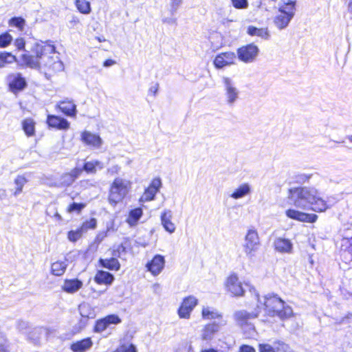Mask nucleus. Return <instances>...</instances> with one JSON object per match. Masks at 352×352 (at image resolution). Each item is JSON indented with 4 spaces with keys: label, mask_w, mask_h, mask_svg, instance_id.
<instances>
[{
    "label": "nucleus",
    "mask_w": 352,
    "mask_h": 352,
    "mask_svg": "<svg viewBox=\"0 0 352 352\" xmlns=\"http://www.w3.org/2000/svg\"><path fill=\"white\" fill-rule=\"evenodd\" d=\"M288 199L296 208L302 210H311L321 212L329 208L327 203L320 197L318 190L314 187L289 188Z\"/></svg>",
    "instance_id": "f257e3e1"
},
{
    "label": "nucleus",
    "mask_w": 352,
    "mask_h": 352,
    "mask_svg": "<svg viewBox=\"0 0 352 352\" xmlns=\"http://www.w3.org/2000/svg\"><path fill=\"white\" fill-rule=\"evenodd\" d=\"M256 298L261 305L257 306L258 311H261V309H263L268 316H278L283 320L291 317L293 314L292 309L289 306H285L284 301L276 295H266L263 298V302L260 300L258 294L256 295Z\"/></svg>",
    "instance_id": "f03ea898"
},
{
    "label": "nucleus",
    "mask_w": 352,
    "mask_h": 352,
    "mask_svg": "<svg viewBox=\"0 0 352 352\" xmlns=\"http://www.w3.org/2000/svg\"><path fill=\"white\" fill-rule=\"evenodd\" d=\"M131 186L132 183L130 180L120 177H116L110 186L108 197L109 204L115 206L121 202L130 192Z\"/></svg>",
    "instance_id": "7ed1b4c3"
},
{
    "label": "nucleus",
    "mask_w": 352,
    "mask_h": 352,
    "mask_svg": "<svg viewBox=\"0 0 352 352\" xmlns=\"http://www.w3.org/2000/svg\"><path fill=\"white\" fill-rule=\"evenodd\" d=\"M261 245L258 232L254 227L249 228L244 237L243 249L245 254L249 258L255 256Z\"/></svg>",
    "instance_id": "20e7f679"
},
{
    "label": "nucleus",
    "mask_w": 352,
    "mask_h": 352,
    "mask_svg": "<svg viewBox=\"0 0 352 352\" xmlns=\"http://www.w3.org/2000/svg\"><path fill=\"white\" fill-rule=\"evenodd\" d=\"M223 96L226 104L232 107L239 99L240 91L236 86V82L229 77L222 78Z\"/></svg>",
    "instance_id": "39448f33"
},
{
    "label": "nucleus",
    "mask_w": 352,
    "mask_h": 352,
    "mask_svg": "<svg viewBox=\"0 0 352 352\" xmlns=\"http://www.w3.org/2000/svg\"><path fill=\"white\" fill-rule=\"evenodd\" d=\"M45 51L46 47L36 43L33 48L35 56L25 53L21 55V60L27 66L31 68H38L41 63V60L47 57L45 54Z\"/></svg>",
    "instance_id": "423d86ee"
},
{
    "label": "nucleus",
    "mask_w": 352,
    "mask_h": 352,
    "mask_svg": "<svg viewBox=\"0 0 352 352\" xmlns=\"http://www.w3.org/2000/svg\"><path fill=\"white\" fill-rule=\"evenodd\" d=\"M258 53V47L253 43L242 46L237 50L238 58L245 63L254 62Z\"/></svg>",
    "instance_id": "0eeeda50"
},
{
    "label": "nucleus",
    "mask_w": 352,
    "mask_h": 352,
    "mask_svg": "<svg viewBox=\"0 0 352 352\" xmlns=\"http://www.w3.org/2000/svg\"><path fill=\"white\" fill-rule=\"evenodd\" d=\"M198 300L194 296L184 298L179 306L177 314L180 318L189 319L194 308L197 305Z\"/></svg>",
    "instance_id": "6e6552de"
},
{
    "label": "nucleus",
    "mask_w": 352,
    "mask_h": 352,
    "mask_svg": "<svg viewBox=\"0 0 352 352\" xmlns=\"http://www.w3.org/2000/svg\"><path fill=\"white\" fill-rule=\"evenodd\" d=\"M6 80L10 90L14 94L23 91L27 86V82L20 73L10 74Z\"/></svg>",
    "instance_id": "1a4fd4ad"
},
{
    "label": "nucleus",
    "mask_w": 352,
    "mask_h": 352,
    "mask_svg": "<svg viewBox=\"0 0 352 352\" xmlns=\"http://www.w3.org/2000/svg\"><path fill=\"white\" fill-rule=\"evenodd\" d=\"M82 170L75 168L69 173L61 175L54 183V186L58 188L70 186L74 181L80 176Z\"/></svg>",
    "instance_id": "9d476101"
},
{
    "label": "nucleus",
    "mask_w": 352,
    "mask_h": 352,
    "mask_svg": "<svg viewBox=\"0 0 352 352\" xmlns=\"http://www.w3.org/2000/svg\"><path fill=\"white\" fill-rule=\"evenodd\" d=\"M226 324L227 321L226 320H221L218 322H213L206 324L201 331V338L206 341L212 340L215 334Z\"/></svg>",
    "instance_id": "9b49d317"
},
{
    "label": "nucleus",
    "mask_w": 352,
    "mask_h": 352,
    "mask_svg": "<svg viewBox=\"0 0 352 352\" xmlns=\"http://www.w3.org/2000/svg\"><path fill=\"white\" fill-rule=\"evenodd\" d=\"M165 263L164 256L156 254L146 264V268L153 276H156L163 271Z\"/></svg>",
    "instance_id": "f8f14e48"
},
{
    "label": "nucleus",
    "mask_w": 352,
    "mask_h": 352,
    "mask_svg": "<svg viewBox=\"0 0 352 352\" xmlns=\"http://www.w3.org/2000/svg\"><path fill=\"white\" fill-rule=\"evenodd\" d=\"M285 214L288 218L300 222L314 223L318 219V216L315 214H307L295 209L287 210Z\"/></svg>",
    "instance_id": "ddd939ff"
},
{
    "label": "nucleus",
    "mask_w": 352,
    "mask_h": 352,
    "mask_svg": "<svg viewBox=\"0 0 352 352\" xmlns=\"http://www.w3.org/2000/svg\"><path fill=\"white\" fill-rule=\"evenodd\" d=\"M161 186V179L158 177L153 179L148 187L145 189L143 195L141 196L140 202H147L153 200Z\"/></svg>",
    "instance_id": "4468645a"
},
{
    "label": "nucleus",
    "mask_w": 352,
    "mask_h": 352,
    "mask_svg": "<svg viewBox=\"0 0 352 352\" xmlns=\"http://www.w3.org/2000/svg\"><path fill=\"white\" fill-rule=\"evenodd\" d=\"M236 54L232 52H226L217 54L214 60V65L217 69H222L234 63Z\"/></svg>",
    "instance_id": "2eb2a0df"
},
{
    "label": "nucleus",
    "mask_w": 352,
    "mask_h": 352,
    "mask_svg": "<svg viewBox=\"0 0 352 352\" xmlns=\"http://www.w3.org/2000/svg\"><path fill=\"white\" fill-rule=\"evenodd\" d=\"M226 287L230 292L236 296H242L244 293V289L236 274H232L228 278Z\"/></svg>",
    "instance_id": "dca6fc26"
},
{
    "label": "nucleus",
    "mask_w": 352,
    "mask_h": 352,
    "mask_svg": "<svg viewBox=\"0 0 352 352\" xmlns=\"http://www.w3.org/2000/svg\"><path fill=\"white\" fill-rule=\"evenodd\" d=\"M340 252L343 261L352 264V237L344 238L342 240Z\"/></svg>",
    "instance_id": "f3484780"
},
{
    "label": "nucleus",
    "mask_w": 352,
    "mask_h": 352,
    "mask_svg": "<svg viewBox=\"0 0 352 352\" xmlns=\"http://www.w3.org/2000/svg\"><path fill=\"white\" fill-rule=\"evenodd\" d=\"M260 311H255L254 312L249 313L245 310L237 311L234 314V318L236 323L243 327L248 324L250 320L255 318L258 316Z\"/></svg>",
    "instance_id": "a211bd4d"
},
{
    "label": "nucleus",
    "mask_w": 352,
    "mask_h": 352,
    "mask_svg": "<svg viewBox=\"0 0 352 352\" xmlns=\"http://www.w3.org/2000/svg\"><path fill=\"white\" fill-rule=\"evenodd\" d=\"M172 218L173 212L170 210L166 209L161 213V223L164 230L170 234L173 233L176 228L175 225L172 221Z\"/></svg>",
    "instance_id": "6ab92c4d"
},
{
    "label": "nucleus",
    "mask_w": 352,
    "mask_h": 352,
    "mask_svg": "<svg viewBox=\"0 0 352 352\" xmlns=\"http://www.w3.org/2000/svg\"><path fill=\"white\" fill-rule=\"evenodd\" d=\"M47 122L49 126L59 130H66L69 127V122L66 119L54 115L47 116Z\"/></svg>",
    "instance_id": "aec40b11"
},
{
    "label": "nucleus",
    "mask_w": 352,
    "mask_h": 352,
    "mask_svg": "<svg viewBox=\"0 0 352 352\" xmlns=\"http://www.w3.org/2000/svg\"><path fill=\"white\" fill-rule=\"evenodd\" d=\"M18 329L23 333L26 334L28 338L35 342V333H40L42 329L41 328H30L28 322L25 321H19L18 322Z\"/></svg>",
    "instance_id": "412c9836"
},
{
    "label": "nucleus",
    "mask_w": 352,
    "mask_h": 352,
    "mask_svg": "<svg viewBox=\"0 0 352 352\" xmlns=\"http://www.w3.org/2000/svg\"><path fill=\"white\" fill-rule=\"evenodd\" d=\"M81 137L82 141L86 144L95 148H99L102 143V140L99 135L91 133L89 131L83 132Z\"/></svg>",
    "instance_id": "4be33fe9"
},
{
    "label": "nucleus",
    "mask_w": 352,
    "mask_h": 352,
    "mask_svg": "<svg viewBox=\"0 0 352 352\" xmlns=\"http://www.w3.org/2000/svg\"><path fill=\"white\" fill-rule=\"evenodd\" d=\"M82 287V282L77 278L66 279L62 285V289L69 294H74Z\"/></svg>",
    "instance_id": "5701e85b"
},
{
    "label": "nucleus",
    "mask_w": 352,
    "mask_h": 352,
    "mask_svg": "<svg viewBox=\"0 0 352 352\" xmlns=\"http://www.w3.org/2000/svg\"><path fill=\"white\" fill-rule=\"evenodd\" d=\"M57 106L67 116L72 117L76 114V106L72 100H65L60 101Z\"/></svg>",
    "instance_id": "b1692460"
},
{
    "label": "nucleus",
    "mask_w": 352,
    "mask_h": 352,
    "mask_svg": "<svg viewBox=\"0 0 352 352\" xmlns=\"http://www.w3.org/2000/svg\"><path fill=\"white\" fill-rule=\"evenodd\" d=\"M251 192V186L248 183H243L236 188L230 197L234 199H239L250 195Z\"/></svg>",
    "instance_id": "393cba45"
},
{
    "label": "nucleus",
    "mask_w": 352,
    "mask_h": 352,
    "mask_svg": "<svg viewBox=\"0 0 352 352\" xmlns=\"http://www.w3.org/2000/svg\"><path fill=\"white\" fill-rule=\"evenodd\" d=\"M201 316L204 320H215L219 321L224 320L222 314L215 308L212 307H204L201 311Z\"/></svg>",
    "instance_id": "a878e982"
},
{
    "label": "nucleus",
    "mask_w": 352,
    "mask_h": 352,
    "mask_svg": "<svg viewBox=\"0 0 352 352\" xmlns=\"http://www.w3.org/2000/svg\"><path fill=\"white\" fill-rule=\"evenodd\" d=\"M93 345L90 338L77 341L71 345V349L73 352H85Z\"/></svg>",
    "instance_id": "bb28decb"
},
{
    "label": "nucleus",
    "mask_w": 352,
    "mask_h": 352,
    "mask_svg": "<svg viewBox=\"0 0 352 352\" xmlns=\"http://www.w3.org/2000/svg\"><path fill=\"white\" fill-rule=\"evenodd\" d=\"M47 60L44 65L49 68L53 72H61L64 69V65L62 61H60L57 56L54 58L52 56H47Z\"/></svg>",
    "instance_id": "cd10ccee"
},
{
    "label": "nucleus",
    "mask_w": 352,
    "mask_h": 352,
    "mask_svg": "<svg viewBox=\"0 0 352 352\" xmlns=\"http://www.w3.org/2000/svg\"><path fill=\"white\" fill-rule=\"evenodd\" d=\"M94 280L98 284L111 285L114 280V276L108 272L99 270L96 273Z\"/></svg>",
    "instance_id": "c85d7f7f"
},
{
    "label": "nucleus",
    "mask_w": 352,
    "mask_h": 352,
    "mask_svg": "<svg viewBox=\"0 0 352 352\" xmlns=\"http://www.w3.org/2000/svg\"><path fill=\"white\" fill-rule=\"evenodd\" d=\"M247 32L250 36H256L263 40H269L270 38V34L267 28H257L250 25L248 28Z\"/></svg>",
    "instance_id": "c756f323"
},
{
    "label": "nucleus",
    "mask_w": 352,
    "mask_h": 352,
    "mask_svg": "<svg viewBox=\"0 0 352 352\" xmlns=\"http://www.w3.org/2000/svg\"><path fill=\"white\" fill-rule=\"evenodd\" d=\"M279 12L286 14L287 15H291V17L293 18L294 15V10H295V1L291 0H282L279 3Z\"/></svg>",
    "instance_id": "7c9ffc66"
},
{
    "label": "nucleus",
    "mask_w": 352,
    "mask_h": 352,
    "mask_svg": "<svg viewBox=\"0 0 352 352\" xmlns=\"http://www.w3.org/2000/svg\"><path fill=\"white\" fill-rule=\"evenodd\" d=\"M274 246L277 251L280 252H290L292 249V242L287 239L278 238L274 241Z\"/></svg>",
    "instance_id": "2f4dec72"
},
{
    "label": "nucleus",
    "mask_w": 352,
    "mask_h": 352,
    "mask_svg": "<svg viewBox=\"0 0 352 352\" xmlns=\"http://www.w3.org/2000/svg\"><path fill=\"white\" fill-rule=\"evenodd\" d=\"M143 211L141 208H136L130 210L129 216L126 219L127 223L131 226L133 227L138 224V221L142 217Z\"/></svg>",
    "instance_id": "473e14b6"
},
{
    "label": "nucleus",
    "mask_w": 352,
    "mask_h": 352,
    "mask_svg": "<svg viewBox=\"0 0 352 352\" xmlns=\"http://www.w3.org/2000/svg\"><path fill=\"white\" fill-rule=\"evenodd\" d=\"M99 263L102 267L109 270L118 271L120 268V264L118 260L113 257L109 258H100Z\"/></svg>",
    "instance_id": "72a5a7b5"
},
{
    "label": "nucleus",
    "mask_w": 352,
    "mask_h": 352,
    "mask_svg": "<svg viewBox=\"0 0 352 352\" xmlns=\"http://www.w3.org/2000/svg\"><path fill=\"white\" fill-rule=\"evenodd\" d=\"M292 19L291 15L279 12V14L275 16L274 22L279 30H283L288 25Z\"/></svg>",
    "instance_id": "f704fd0d"
},
{
    "label": "nucleus",
    "mask_w": 352,
    "mask_h": 352,
    "mask_svg": "<svg viewBox=\"0 0 352 352\" xmlns=\"http://www.w3.org/2000/svg\"><path fill=\"white\" fill-rule=\"evenodd\" d=\"M78 310L82 318L85 320L94 318L96 316L95 311L88 303H82L78 307Z\"/></svg>",
    "instance_id": "c9c22d12"
},
{
    "label": "nucleus",
    "mask_w": 352,
    "mask_h": 352,
    "mask_svg": "<svg viewBox=\"0 0 352 352\" xmlns=\"http://www.w3.org/2000/svg\"><path fill=\"white\" fill-rule=\"evenodd\" d=\"M67 267V263L66 261H58L52 264L51 271L52 274L59 276H62Z\"/></svg>",
    "instance_id": "e433bc0d"
},
{
    "label": "nucleus",
    "mask_w": 352,
    "mask_h": 352,
    "mask_svg": "<svg viewBox=\"0 0 352 352\" xmlns=\"http://www.w3.org/2000/svg\"><path fill=\"white\" fill-rule=\"evenodd\" d=\"M22 129L28 137L35 133V122L32 118H26L22 121Z\"/></svg>",
    "instance_id": "4c0bfd02"
},
{
    "label": "nucleus",
    "mask_w": 352,
    "mask_h": 352,
    "mask_svg": "<svg viewBox=\"0 0 352 352\" xmlns=\"http://www.w3.org/2000/svg\"><path fill=\"white\" fill-rule=\"evenodd\" d=\"M75 5L82 14H88L91 12V5L87 0H75Z\"/></svg>",
    "instance_id": "58836bf2"
},
{
    "label": "nucleus",
    "mask_w": 352,
    "mask_h": 352,
    "mask_svg": "<svg viewBox=\"0 0 352 352\" xmlns=\"http://www.w3.org/2000/svg\"><path fill=\"white\" fill-rule=\"evenodd\" d=\"M8 25L10 27H15L20 31H23L25 25V20L21 16H14L8 21Z\"/></svg>",
    "instance_id": "ea45409f"
},
{
    "label": "nucleus",
    "mask_w": 352,
    "mask_h": 352,
    "mask_svg": "<svg viewBox=\"0 0 352 352\" xmlns=\"http://www.w3.org/2000/svg\"><path fill=\"white\" fill-rule=\"evenodd\" d=\"M15 60V56L10 53H0V67H3L6 63H13Z\"/></svg>",
    "instance_id": "a19ab883"
},
{
    "label": "nucleus",
    "mask_w": 352,
    "mask_h": 352,
    "mask_svg": "<svg viewBox=\"0 0 352 352\" xmlns=\"http://www.w3.org/2000/svg\"><path fill=\"white\" fill-rule=\"evenodd\" d=\"M83 234L84 232L81 230V228H78L76 230H70L69 232H68L67 239L69 241L74 243L79 240L82 237Z\"/></svg>",
    "instance_id": "79ce46f5"
},
{
    "label": "nucleus",
    "mask_w": 352,
    "mask_h": 352,
    "mask_svg": "<svg viewBox=\"0 0 352 352\" xmlns=\"http://www.w3.org/2000/svg\"><path fill=\"white\" fill-rule=\"evenodd\" d=\"M97 221L95 218H91L89 220L84 221L80 227L84 233L87 232L89 230H93L96 228Z\"/></svg>",
    "instance_id": "37998d69"
},
{
    "label": "nucleus",
    "mask_w": 352,
    "mask_h": 352,
    "mask_svg": "<svg viewBox=\"0 0 352 352\" xmlns=\"http://www.w3.org/2000/svg\"><path fill=\"white\" fill-rule=\"evenodd\" d=\"M273 344L276 352H292V349L289 345L282 341H274Z\"/></svg>",
    "instance_id": "c03bdc74"
},
{
    "label": "nucleus",
    "mask_w": 352,
    "mask_h": 352,
    "mask_svg": "<svg viewBox=\"0 0 352 352\" xmlns=\"http://www.w3.org/2000/svg\"><path fill=\"white\" fill-rule=\"evenodd\" d=\"M12 41V36L8 32L0 34V47H7L11 43Z\"/></svg>",
    "instance_id": "a18cd8bd"
},
{
    "label": "nucleus",
    "mask_w": 352,
    "mask_h": 352,
    "mask_svg": "<svg viewBox=\"0 0 352 352\" xmlns=\"http://www.w3.org/2000/svg\"><path fill=\"white\" fill-rule=\"evenodd\" d=\"M106 322H105L104 318L98 320L96 322V324L94 326V332L101 333V332L104 331V330H106L107 328L108 327V325Z\"/></svg>",
    "instance_id": "49530a36"
},
{
    "label": "nucleus",
    "mask_w": 352,
    "mask_h": 352,
    "mask_svg": "<svg viewBox=\"0 0 352 352\" xmlns=\"http://www.w3.org/2000/svg\"><path fill=\"white\" fill-rule=\"evenodd\" d=\"M108 327L111 324H118L121 322V319L120 317L116 314L108 315L106 317L103 318Z\"/></svg>",
    "instance_id": "de8ad7c7"
},
{
    "label": "nucleus",
    "mask_w": 352,
    "mask_h": 352,
    "mask_svg": "<svg viewBox=\"0 0 352 352\" xmlns=\"http://www.w3.org/2000/svg\"><path fill=\"white\" fill-rule=\"evenodd\" d=\"M232 5L236 9H247L249 6L248 0H230Z\"/></svg>",
    "instance_id": "09e8293b"
},
{
    "label": "nucleus",
    "mask_w": 352,
    "mask_h": 352,
    "mask_svg": "<svg viewBox=\"0 0 352 352\" xmlns=\"http://www.w3.org/2000/svg\"><path fill=\"white\" fill-rule=\"evenodd\" d=\"M118 352H138L135 346L133 344L121 345L117 349Z\"/></svg>",
    "instance_id": "8fccbe9b"
},
{
    "label": "nucleus",
    "mask_w": 352,
    "mask_h": 352,
    "mask_svg": "<svg viewBox=\"0 0 352 352\" xmlns=\"http://www.w3.org/2000/svg\"><path fill=\"white\" fill-rule=\"evenodd\" d=\"M85 205L84 204H78L74 202L70 204L67 208V211L69 212H80L84 208Z\"/></svg>",
    "instance_id": "3c124183"
},
{
    "label": "nucleus",
    "mask_w": 352,
    "mask_h": 352,
    "mask_svg": "<svg viewBox=\"0 0 352 352\" xmlns=\"http://www.w3.org/2000/svg\"><path fill=\"white\" fill-rule=\"evenodd\" d=\"M259 352H276L275 348L270 344H258Z\"/></svg>",
    "instance_id": "603ef678"
},
{
    "label": "nucleus",
    "mask_w": 352,
    "mask_h": 352,
    "mask_svg": "<svg viewBox=\"0 0 352 352\" xmlns=\"http://www.w3.org/2000/svg\"><path fill=\"white\" fill-rule=\"evenodd\" d=\"M182 3V0H170V12L172 15L175 14Z\"/></svg>",
    "instance_id": "864d4df0"
},
{
    "label": "nucleus",
    "mask_w": 352,
    "mask_h": 352,
    "mask_svg": "<svg viewBox=\"0 0 352 352\" xmlns=\"http://www.w3.org/2000/svg\"><path fill=\"white\" fill-rule=\"evenodd\" d=\"M27 182L25 177L22 175H18L14 179V184L17 188H23V186Z\"/></svg>",
    "instance_id": "5fc2aeb1"
},
{
    "label": "nucleus",
    "mask_w": 352,
    "mask_h": 352,
    "mask_svg": "<svg viewBox=\"0 0 352 352\" xmlns=\"http://www.w3.org/2000/svg\"><path fill=\"white\" fill-rule=\"evenodd\" d=\"M83 168L87 173H94L96 172L93 161L85 162Z\"/></svg>",
    "instance_id": "6e6d98bb"
},
{
    "label": "nucleus",
    "mask_w": 352,
    "mask_h": 352,
    "mask_svg": "<svg viewBox=\"0 0 352 352\" xmlns=\"http://www.w3.org/2000/svg\"><path fill=\"white\" fill-rule=\"evenodd\" d=\"M3 343H0V352H9L10 343L7 338L3 339Z\"/></svg>",
    "instance_id": "4d7b16f0"
},
{
    "label": "nucleus",
    "mask_w": 352,
    "mask_h": 352,
    "mask_svg": "<svg viewBox=\"0 0 352 352\" xmlns=\"http://www.w3.org/2000/svg\"><path fill=\"white\" fill-rule=\"evenodd\" d=\"M311 177V175H307V174H300L297 175L296 180L299 183H305L307 182Z\"/></svg>",
    "instance_id": "13d9d810"
},
{
    "label": "nucleus",
    "mask_w": 352,
    "mask_h": 352,
    "mask_svg": "<svg viewBox=\"0 0 352 352\" xmlns=\"http://www.w3.org/2000/svg\"><path fill=\"white\" fill-rule=\"evenodd\" d=\"M25 42L24 38H18L14 41V45L18 50H23L25 47Z\"/></svg>",
    "instance_id": "bf43d9fd"
},
{
    "label": "nucleus",
    "mask_w": 352,
    "mask_h": 352,
    "mask_svg": "<svg viewBox=\"0 0 352 352\" xmlns=\"http://www.w3.org/2000/svg\"><path fill=\"white\" fill-rule=\"evenodd\" d=\"M239 352H256V350L250 345L243 344L240 346Z\"/></svg>",
    "instance_id": "052dcab7"
},
{
    "label": "nucleus",
    "mask_w": 352,
    "mask_h": 352,
    "mask_svg": "<svg viewBox=\"0 0 352 352\" xmlns=\"http://www.w3.org/2000/svg\"><path fill=\"white\" fill-rule=\"evenodd\" d=\"M120 169H121V168L120 166L113 165L111 167L107 169V171L111 175H114V174H118L120 172Z\"/></svg>",
    "instance_id": "680f3d73"
},
{
    "label": "nucleus",
    "mask_w": 352,
    "mask_h": 352,
    "mask_svg": "<svg viewBox=\"0 0 352 352\" xmlns=\"http://www.w3.org/2000/svg\"><path fill=\"white\" fill-rule=\"evenodd\" d=\"M96 170H101L104 168V164L98 160H93Z\"/></svg>",
    "instance_id": "e2e57ef3"
},
{
    "label": "nucleus",
    "mask_w": 352,
    "mask_h": 352,
    "mask_svg": "<svg viewBox=\"0 0 352 352\" xmlns=\"http://www.w3.org/2000/svg\"><path fill=\"white\" fill-rule=\"evenodd\" d=\"M158 87H159L158 84H155V85L150 87L148 92L150 94H153V96H155L158 91Z\"/></svg>",
    "instance_id": "0e129e2a"
},
{
    "label": "nucleus",
    "mask_w": 352,
    "mask_h": 352,
    "mask_svg": "<svg viewBox=\"0 0 352 352\" xmlns=\"http://www.w3.org/2000/svg\"><path fill=\"white\" fill-rule=\"evenodd\" d=\"M116 63V61H114L113 60H111V59H107L106 60L104 63H103V66L104 67H110L113 65H114Z\"/></svg>",
    "instance_id": "69168bd1"
},
{
    "label": "nucleus",
    "mask_w": 352,
    "mask_h": 352,
    "mask_svg": "<svg viewBox=\"0 0 352 352\" xmlns=\"http://www.w3.org/2000/svg\"><path fill=\"white\" fill-rule=\"evenodd\" d=\"M69 23L72 26H74V25H77L78 23H79V19L76 16H72V19L69 21Z\"/></svg>",
    "instance_id": "338daca9"
},
{
    "label": "nucleus",
    "mask_w": 352,
    "mask_h": 352,
    "mask_svg": "<svg viewBox=\"0 0 352 352\" xmlns=\"http://www.w3.org/2000/svg\"><path fill=\"white\" fill-rule=\"evenodd\" d=\"M7 196L6 190L3 188H0V200L4 199Z\"/></svg>",
    "instance_id": "774afa93"
}]
</instances>
